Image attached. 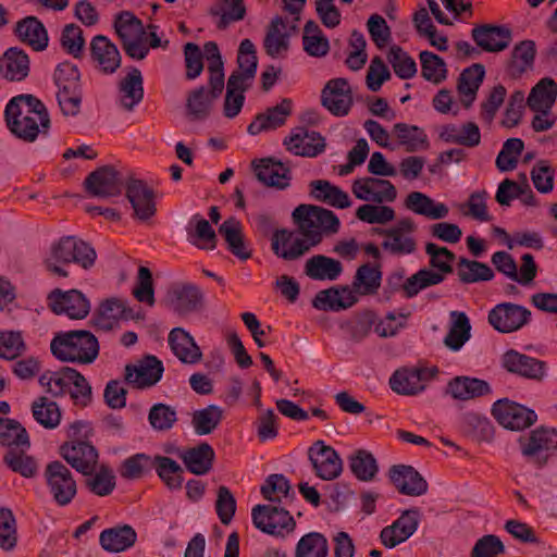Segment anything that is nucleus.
<instances>
[{"label": "nucleus", "mask_w": 557, "mask_h": 557, "mask_svg": "<svg viewBox=\"0 0 557 557\" xmlns=\"http://www.w3.org/2000/svg\"><path fill=\"white\" fill-rule=\"evenodd\" d=\"M292 220L297 230H274V216L259 213L255 216L258 233L268 237L272 233L271 249L285 261H295L320 245L324 236L336 234L341 222L336 214L325 208L301 203L292 212Z\"/></svg>", "instance_id": "1"}, {"label": "nucleus", "mask_w": 557, "mask_h": 557, "mask_svg": "<svg viewBox=\"0 0 557 557\" xmlns=\"http://www.w3.org/2000/svg\"><path fill=\"white\" fill-rule=\"evenodd\" d=\"M4 117L10 132L26 143L35 141L39 134L47 135L51 126L45 103L29 94L13 97L5 107Z\"/></svg>", "instance_id": "2"}, {"label": "nucleus", "mask_w": 557, "mask_h": 557, "mask_svg": "<svg viewBox=\"0 0 557 557\" xmlns=\"http://www.w3.org/2000/svg\"><path fill=\"white\" fill-rule=\"evenodd\" d=\"M96 257L95 249L84 240L75 236H63L51 246L44 264L49 273L67 277L66 265L76 263L83 269H89L94 265Z\"/></svg>", "instance_id": "3"}, {"label": "nucleus", "mask_w": 557, "mask_h": 557, "mask_svg": "<svg viewBox=\"0 0 557 557\" xmlns=\"http://www.w3.org/2000/svg\"><path fill=\"white\" fill-rule=\"evenodd\" d=\"M52 355L63 362L91 363L99 355L97 337L86 330L59 332L50 343Z\"/></svg>", "instance_id": "4"}, {"label": "nucleus", "mask_w": 557, "mask_h": 557, "mask_svg": "<svg viewBox=\"0 0 557 557\" xmlns=\"http://www.w3.org/2000/svg\"><path fill=\"white\" fill-rule=\"evenodd\" d=\"M519 444L525 461L541 470L557 455V431L546 426L536 428L529 437H520Z\"/></svg>", "instance_id": "5"}, {"label": "nucleus", "mask_w": 557, "mask_h": 557, "mask_svg": "<svg viewBox=\"0 0 557 557\" xmlns=\"http://www.w3.org/2000/svg\"><path fill=\"white\" fill-rule=\"evenodd\" d=\"M46 486L52 500L60 507L72 503L77 494V483L72 471L61 461H50L44 471Z\"/></svg>", "instance_id": "6"}, {"label": "nucleus", "mask_w": 557, "mask_h": 557, "mask_svg": "<svg viewBox=\"0 0 557 557\" xmlns=\"http://www.w3.org/2000/svg\"><path fill=\"white\" fill-rule=\"evenodd\" d=\"M252 522L257 529L271 535L290 533L296 527L294 518L283 508L271 505H257L251 511Z\"/></svg>", "instance_id": "7"}, {"label": "nucleus", "mask_w": 557, "mask_h": 557, "mask_svg": "<svg viewBox=\"0 0 557 557\" xmlns=\"http://www.w3.org/2000/svg\"><path fill=\"white\" fill-rule=\"evenodd\" d=\"M492 414L500 425L511 431L525 430L537 420L534 410L507 398L494 403Z\"/></svg>", "instance_id": "8"}, {"label": "nucleus", "mask_w": 557, "mask_h": 557, "mask_svg": "<svg viewBox=\"0 0 557 557\" xmlns=\"http://www.w3.org/2000/svg\"><path fill=\"white\" fill-rule=\"evenodd\" d=\"M125 187L121 174L111 165H103L88 174L84 181L86 193L92 197L120 196Z\"/></svg>", "instance_id": "9"}, {"label": "nucleus", "mask_w": 557, "mask_h": 557, "mask_svg": "<svg viewBox=\"0 0 557 557\" xmlns=\"http://www.w3.org/2000/svg\"><path fill=\"white\" fill-rule=\"evenodd\" d=\"M308 458L315 475L324 481L335 480L343 471V460L339 455L323 441H317L309 447Z\"/></svg>", "instance_id": "10"}, {"label": "nucleus", "mask_w": 557, "mask_h": 557, "mask_svg": "<svg viewBox=\"0 0 557 557\" xmlns=\"http://www.w3.org/2000/svg\"><path fill=\"white\" fill-rule=\"evenodd\" d=\"M125 196L137 220L145 222L156 214L154 190L145 181L129 177L125 183Z\"/></svg>", "instance_id": "11"}, {"label": "nucleus", "mask_w": 557, "mask_h": 557, "mask_svg": "<svg viewBox=\"0 0 557 557\" xmlns=\"http://www.w3.org/2000/svg\"><path fill=\"white\" fill-rule=\"evenodd\" d=\"M531 320V311L520 305L502 302L496 305L488 313L490 324L502 333L520 330Z\"/></svg>", "instance_id": "12"}, {"label": "nucleus", "mask_w": 557, "mask_h": 557, "mask_svg": "<svg viewBox=\"0 0 557 557\" xmlns=\"http://www.w3.org/2000/svg\"><path fill=\"white\" fill-rule=\"evenodd\" d=\"M352 103V91L346 78L330 79L321 91V104L335 116H346Z\"/></svg>", "instance_id": "13"}, {"label": "nucleus", "mask_w": 557, "mask_h": 557, "mask_svg": "<svg viewBox=\"0 0 557 557\" xmlns=\"http://www.w3.org/2000/svg\"><path fill=\"white\" fill-rule=\"evenodd\" d=\"M351 190L357 199L372 203L393 202L397 198V189L389 181L372 176L355 180Z\"/></svg>", "instance_id": "14"}, {"label": "nucleus", "mask_w": 557, "mask_h": 557, "mask_svg": "<svg viewBox=\"0 0 557 557\" xmlns=\"http://www.w3.org/2000/svg\"><path fill=\"white\" fill-rule=\"evenodd\" d=\"M48 300L54 313H65L71 319H84L90 311L89 300L77 289L62 292L55 288L48 295Z\"/></svg>", "instance_id": "15"}, {"label": "nucleus", "mask_w": 557, "mask_h": 557, "mask_svg": "<svg viewBox=\"0 0 557 557\" xmlns=\"http://www.w3.org/2000/svg\"><path fill=\"white\" fill-rule=\"evenodd\" d=\"M60 455L76 471L89 475L96 470L98 451L88 441H71L60 446Z\"/></svg>", "instance_id": "16"}, {"label": "nucleus", "mask_w": 557, "mask_h": 557, "mask_svg": "<svg viewBox=\"0 0 557 557\" xmlns=\"http://www.w3.org/2000/svg\"><path fill=\"white\" fill-rule=\"evenodd\" d=\"M202 290L191 283L174 285L168 294V306L180 315L199 311L203 307Z\"/></svg>", "instance_id": "17"}, {"label": "nucleus", "mask_w": 557, "mask_h": 557, "mask_svg": "<svg viewBox=\"0 0 557 557\" xmlns=\"http://www.w3.org/2000/svg\"><path fill=\"white\" fill-rule=\"evenodd\" d=\"M164 368L156 357L148 355L138 364L125 367V381L136 388H147L156 385L162 377Z\"/></svg>", "instance_id": "18"}, {"label": "nucleus", "mask_w": 557, "mask_h": 557, "mask_svg": "<svg viewBox=\"0 0 557 557\" xmlns=\"http://www.w3.org/2000/svg\"><path fill=\"white\" fill-rule=\"evenodd\" d=\"M471 37L483 51L500 52L509 47L512 33L504 25L481 24L472 28Z\"/></svg>", "instance_id": "19"}, {"label": "nucleus", "mask_w": 557, "mask_h": 557, "mask_svg": "<svg viewBox=\"0 0 557 557\" xmlns=\"http://www.w3.org/2000/svg\"><path fill=\"white\" fill-rule=\"evenodd\" d=\"M419 510L407 509L391 525L382 529L380 539L387 548H394L407 541L418 529Z\"/></svg>", "instance_id": "20"}, {"label": "nucleus", "mask_w": 557, "mask_h": 557, "mask_svg": "<svg viewBox=\"0 0 557 557\" xmlns=\"http://www.w3.org/2000/svg\"><path fill=\"white\" fill-rule=\"evenodd\" d=\"M503 367L510 373L541 382L546 375V362L510 349L503 355Z\"/></svg>", "instance_id": "21"}, {"label": "nucleus", "mask_w": 557, "mask_h": 557, "mask_svg": "<svg viewBox=\"0 0 557 557\" xmlns=\"http://www.w3.org/2000/svg\"><path fill=\"white\" fill-rule=\"evenodd\" d=\"M286 149L296 156L313 158L325 149V138L318 132L297 127L284 139Z\"/></svg>", "instance_id": "22"}, {"label": "nucleus", "mask_w": 557, "mask_h": 557, "mask_svg": "<svg viewBox=\"0 0 557 557\" xmlns=\"http://www.w3.org/2000/svg\"><path fill=\"white\" fill-rule=\"evenodd\" d=\"M388 478L396 490L408 496H421L428 491V483L411 466L394 465L388 470Z\"/></svg>", "instance_id": "23"}, {"label": "nucleus", "mask_w": 557, "mask_h": 557, "mask_svg": "<svg viewBox=\"0 0 557 557\" xmlns=\"http://www.w3.org/2000/svg\"><path fill=\"white\" fill-rule=\"evenodd\" d=\"M255 175L259 182L268 187H274L280 190L289 186L292 176L290 170L281 161L273 158H264L251 163Z\"/></svg>", "instance_id": "24"}, {"label": "nucleus", "mask_w": 557, "mask_h": 557, "mask_svg": "<svg viewBox=\"0 0 557 557\" xmlns=\"http://www.w3.org/2000/svg\"><path fill=\"white\" fill-rule=\"evenodd\" d=\"M133 318L132 309L117 297H111L100 302L92 322L95 327L101 331H111L119 325L121 320Z\"/></svg>", "instance_id": "25"}, {"label": "nucleus", "mask_w": 557, "mask_h": 557, "mask_svg": "<svg viewBox=\"0 0 557 557\" xmlns=\"http://www.w3.org/2000/svg\"><path fill=\"white\" fill-rule=\"evenodd\" d=\"M293 112V101L284 98L274 107L268 108L264 112L258 113L253 121L248 125L250 135H258L262 132L274 131L286 123L287 117Z\"/></svg>", "instance_id": "26"}, {"label": "nucleus", "mask_w": 557, "mask_h": 557, "mask_svg": "<svg viewBox=\"0 0 557 557\" xmlns=\"http://www.w3.org/2000/svg\"><path fill=\"white\" fill-rule=\"evenodd\" d=\"M208 84L210 87L209 91L205 86H200L190 91L187 97L186 111L189 120L191 121L206 120L211 113L214 100L221 96L224 89V83L222 82L219 90H215L212 83L208 82Z\"/></svg>", "instance_id": "27"}, {"label": "nucleus", "mask_w": 557, "mask_h": 557, "mask_svg": "<svg viewBox=\"0 0 557 557\" xmlns=\"http://www.w3.org/2000/svg\"><path fill=\"white\" fill-rule=\"evenodd\" d=\"M358 301L357 295L349 286L330 287L317 293L312 299V306L322 311L346 310Z\"/></svg>", "instance_id": "28"}, {"label": "nucleus", "mask_w": 557, "mask_h": 557, "mask_svg": "<svg viewBox=\"0 0 557 557\" xmlns=\"http://www.w3.org/2000/svg\"><path fill=\"white\" fill-rule=\"evenodd\" d=\"M91 58L104 74H113L121 65L117 47L103 35H97L90 42Z\"/></svg>", "instance_id": "29"}, {"label": "nucleus", "mask_w": 557, "mask_h": 557, "mask_svg": "<svg viewBox=\"0 0 557 557\" xmlns=\"http://www.w3.org/2000/svg\"><path fill=\"white\" fill-rule=\"evenodd\" d=\"M137 541V533L128 524L116 525L103 530L99 535L101 548L109 553H122L133 547Z\"/></svg>", "instance_id": "30"}, {"label": "nucleus", "mask_w": 557, "mask_h": 557, "mask_svg": "<svg viewBox=\"0 0 557 557\" xmlns=\"http://www.w3.org/2000/svg\"><path fill=\"white\" fill-rule=\"evenodd\" d=\"M14 33L20 41L30 46L35 51H42L48 47L47 29L36 16H26L18 21Z\"/></svg>", "instance_id": "31"}, {"label": "nucleus", "mask_w": 557, "mask_h": 557, "mask_svg": "<svg viewBox=\"0 0 557 557\" xmlns=\"http://www.w3.org/2000/svg\"><path fill=\"white\" fill-rule=\"evenodd\" d=\"M169 345L173 354L187 364H195L201 360L202 352L194 337L182 327H174L169 334Z\"/></svg>", "instance_id": "32"}, {"label": "nucleus", "mask_w": 557, "mask_h": 557, "mask_svg": "<svg viewBox=\"0 0 557 557\" xmlns=\"http://www.w3.org/2000/svg\"><path fill=\"white\" fill-rule=\"evenodd\" d=\"M445 393L457 400H469L490 394L491 386L481 379L456 376L448 382Z\"/></svg>", "instance_id": "33"}, {"label": "nucleus", "mask_w": 557, "mask_h": 557, "mask_svg": "<svg viewBox=\"0 0 557 557\" xmlns=\"http://www.w3.org/2000/svg\"><path fill=\"white\" fill-rule=\"evenodd\" d=\"M0 73L10 82H21L28 76L29 58L27 53L17 48H9L0 60Z\"/></svg>", "instance_id": "34"}, {"label": "nucleus", "mask_w": 557, "mask_h": 557, "mask_svg": "<svg viewBox=\"0 0 557 557\" xmlns=\"http://www.w3.org/2000/svg\"><path fill=\"white\" fill-rule=\"evenodd\" d=\"M343 264L339 260L314 255L307 259L304 268L305 274L314 281H336L343 273Z\"/></svg>", "instance_id": "35"}, {"label": "nucleus", "mask_w": 557, "mask_h": 557, "mask_svg": "<svg viewBox=\"0 0 557 557\" xmlns=\"http://www.w3.org/2000/svg\"><path fill=\"white\" fill-rule=\"evenodd\" d=\"M557 99V84L549 77L542 78L527 99L528 107L542 115L549 114Z\"/></svg>", "instance_id": "36"}, {"label": "nucleus", "mask_w": 557, "mask_h": 557, "mask_svg": "<svg viewBox=\"0 0 557 557\" xmlns=\"http://www.w3.org/2000/svg\"><path fill=\"white\" fill-rule=\"evenodd\" d=\"M120 102L126 111H132L144 98V79L137 67H131L119 83Z\"/></svg>", "instance_id": "37"}, {"label": "nucleus", "mask_w": 557, "mask_h": 557, "mask_svg": "<svg viewBox=\"0 0 557 557\" xmlns=\"http://www.w3.org/2000/svg\"><path fill=\"white\" fill-rule=\"evenodd\" d=\"M425 369L401 368L396 370L391 379V388L400 395H416L424 389L422 383Z\"/></svg>", "instance_id": "38"}, {"label": "nucleus", "mask_w": 557, "mask_h": 557, "mask_svg": "<svg viewBox=\"0 0 557 557\" xmlns=\"http://www.w3.org/2000/svg\"><path fill=\"white\" fill-rule=\"evenodd\" d=\"M186 469L196 475L207 474L213 466L214 450L208 443H201L180 454Z\"/></svg>", "instance_id": "39"}, {"label": "nucleus", "mask_w": 557, "mask_h": 557, "mask_svg": "<svg viewBox=\"0 0 557 557\" xmlns=\"http://www.w3.org/2000/svg\"><path fill=\"white\" fill-rule=\"evenodd\" d=\"M405 207L416 214L424 215L431 220L444 219L449 212L445 203L435 202L431 197L421 191L408 194L405 199Z\"/></svg>", "instance_id": "40"}, {"label": "nucleus", "mask_w": 557, "mask_h": 557, "mask_svg": "<svg viewBox=\"0 0 557 557\" xmlns=\"http://www.w3.org/2000/svg\"><path fill=\"white\" fill-rule=\"evenodd\" d=\"M536 54L535 42L533 40H522L517 44L507 64V73L512 78H519L531 70Z\"/></svg>", "instance_id": "41"}, {"label": "nucleus", "mask_w": 557, "mask_h": 557, "mask_svg": "<svg viewBox=\"0 0 557 557\" xmlns=\"http://www.w3.org/2000/svg\"><path fill=\"white\" fill-rule=\"evenodd\" d=\"M310 195L313 199L338 209L351 206L348 194L325 180L312 181L310 183Z\"/></svg>", "instance_id": "42"}, {"label": "nucleus", "mask_w": 557, "mask_h": 557, "mask_svg": "<svg viewBox=\"0 0 557 557\" xmlns=\"http://www.w3.org/2000/svg\"><path fill=\"white\" fill-rule=\"evenodd\" d=\"M285 28L286 23L281 16H275L268 26L263 47L269 57L277 58L289 49V35L283 32Z\"/></svg>", "instance_id": "43"}, {"label": "nucleus", "mask_w": 557, "mask_h": 557, "mask_svg": "<svg viewBox=\"0 0 557 557\" xmlns=\"http://www.w3.org/2000/svg\"><path fill=\"white\" fill-rule=\"evenodd\" d=\"M27 448H10L3 456L4 465L13 472L25 479H33L38 474V462L35 457L26 453Z\"/></svg>", "instance_id": "44"}, {"label": "nucleus", "mask_w": 557, "mask_h": 557, "mask_svg": "<svg viewBox=\"0 0 557 557\" xmlns=\"http://www.w3.org/2000/svg\"><path fill=\"white\" fill-rule=\"evenodd\" d=\"M393 132L397 137L398 144L403 146L407 152H417L429 148L428 136L419 126L396 123L393 127Z\"/></svg>", "instance_id": "45"}, {"label": "nucleus", "mask_w": 557, "mask_h": 557, "mask_svg": "<svg viewBox=\"0 0 557 557\" xmlns=\"http://www.w3.org/2000/svg\"><path fill=\"white\" fill-rule=\"evenodd\" d=\"M381 280L380 267L364 263L357 269L350 289L355 295H374L381 286Z\"/></svg>", "instance_id": "46"}, {"label": "nucleus", "mask_w": 557, "mask_h": 557, "mask_svg": "<svg viewBox=\"0 0 557 557\" xmlns=\"http://www.w3.org/2000/svg\"><path fill=\"white\" fill-rule=\"evenodd\" d=\"M219 233L224 236L230 251L240 260H247L251 257V251L247 249L242 225L235 218L224 221L219 227Z\"/></svg>", "instance_id": "47"}, {"label": "nucleus", "mask_w": 557, "mask_h": 557, "mask_svg": "<svg viewBox=\"0 0 557 557\" xmlns=\"http://www.w3.org/2000/svg\"><path fill=\"white\" fill-rule=\"evenodd\" d=\"M223 417L224 411L221 407L209 405L191 413V425L196 434L208 435L219 426Z\"/></svg>", "instance_id": "48"}, {"label": "nucleus", "mask_w": 557, "mask_h": 557, "mask_svg": "<svg viewBox=\"0 0 557 557\" xmlns=\"http://www.w3.org/2000/svg\"><path fill=\"white\" fill-rule=\"evenodd\" d=\"M457 275L461 283L472 284L493 280L494 271L486 263L460 258L457 264Z\"/></svg>", "instance_id": "49"}, {"label": "nucleus", "mask_w": 557, "mask_h": 557, "mask_svg": "<svg viewBox=\"0 0 557 557\" xmlns=\"http://www.w3.org/2000/svg\"><path fill=\"white\" fill-rule=\"evenodd\" d=\"M75 369L62 367L57 371H46L39 377V384L47 387V392L53 397L63 396L69 392L72 383V374Z\"/></svg>", "instance_id": "50"}, {"label": "nucleus", "mask_w": 557, "mask_h": 557, "mask_svg": "<svg viewBox=\"0 0 557 557\" xmlns=\"http://www.w3.org/2000/svg\"><path fill=\"white\" fill-rule=\"evenodd\" d=\"M158 476L170 490H181L184 479L183 468L172 458L157 455L154 467Z\"/></svg>", "instance_id": "51"}, {"label": "nucleus", "mask_w": 557, "mask_h": 557, "mask_svg": "<svg viewBox=\"0 0 557 557\" xmlns=\"http://www.w3.org/2000/svg\"><path fill=\"white\" fill-rule=\"evenodd\" d=\"M460 430L466 436L482 441L492 436L493 425L484 416L476 412H466L460 418Z\"/></svg>", "instance_id": "52"}, {"label": "nucleus", "mask_w": 557, "mask_h": 557, "mask_svg": "<svg viewBox=\"0 0 557 557\" xmlns=\"http://www.w3.org/2000/svg\"><path fill=\"white\" fill-rule=\"evenodd\" d=\"M0 445L9 449L29 448L30 441L26 429L14 419H5L3 424H0Z\"/></svg>", "instance_id": "53"}, {"label": "nucleus", "mask_w": 557, "mask_h": 557, "mask_svg": "<svg viewBox=\"0 0 557 557\" xmlns=\"http://www.w3.org/2000/svg\"><path fill=\"white\" fill-rule=\"evenodd\" d=\"M34 419L46 429H54L60 424L61 410L55 401L46 396L38 397L32 405Z\"/></svg>", "instance_id": "54"}, {"label": "nucleus", "mask_w": 557, "mask_h": 557, "mask_svg": "<svg viewBox=\"0 0 557 557\" xmlns=\"http://www.w3.org/2000/svg\"><path fill=\"white\" fill-rule=\"evenodd\" d=\"M451 317L454 322L444 339V344L456 351L469 341L471 325L465 312L453 311Z\"/></svg>", "instance_id": "55"}, {"label": "nucleus", "mask_w": 557, "mask_h": 557, "mask_svg": "<svg viewBox=\"0 0 557 557\" xmlns=\"http://www.w3.org/2000/svg\"><path fill=\"white\" fill-rule=\"evenodd\" d=\"M349 468L358 480L364 482L372 481L379 471L376 459L366 449H358L350 456Z\"/></svg>", "instance_id": "56"}, {"label": "nucleus", "mask_w": 557, "mask_h": 557, "mask_svg": "<svg viewBox=\"0 0 557 557\" xmlns=\"http://www.w3.org/2000/svg\"><path fill=\"white\" fill-rule=\"evenodd\" d=\"M86 487L97 496L110 495L115 488V475L112 469L106 465L95 470L91 474L86 475Z\"/></svg>", "instance_id": "57"}, {"label": "nucleus", "mask_w": 557, "mask_h": 557, "mask_svg": "<svg viewBox=\"0 0 557 557\" xmlns=\"http://www.w3.org/2000/svg\"><path fill=\"white\" fill-rule=\"evenodd\" d=\"M190 224H194V230L188 228L190 243L200 249H214L216 246V235L210 223L196 214L193 216Z\"/></svg>", "instance_id": "58"}, {"label": "nucleus", "mask_w": 557, "mask_h": 557, "mask_svg": "<svg viewBox=\"0 0 557 557\" xmlns=\"http://www.w3.org/2000/svg\"><path fill=\"white\" fill-rule=\"evenodd\" d=\"M327 540L319 532H310L304 535L295 550V557H327Z\"/></svg>", "instance_id": "59"}, {"label": "nucleus", "mask_w": 557, "mask_h": 557, "mask_svg": "<svg viewBox=\"0 0 557 557\" xmlns=\"http://www.w3.org/2000/svg\"><path fill=\"white\" fill-rule=\"evenodd\" d=\"M425 252L430 257V268L437 273H442L444 278L447 274H451L454 269L451 263L456 259L455 253L446 247H441L434 243L425 245Z\"/></svg>", "instance_id": "60"}, {"label": "nucleus", "mask_w": 557, "mask_h": 557, "mask_svg": "<svg viewBox=\"0 0 557 557\" xmlns=\"http://www.w3.org/2000/svg\"><path fill=\"white\" fill-rule=\"evenodd\" d=\"M442 282H444L442 273H437L429 268H422L407 278L406 297L413 298L421 290L438 285Z\"/></svg>", "instance_id": "61"}, {"label": "nucleus", "mask_w": 557, "mask_h": 557, "mask_svg": "<svg viewBox=\"0 0 557 557\" xmlns=\"http://www.w3.org/2000/svg\"><path fill=\"white\" fill-rule=\"evenodd\" d=\"M148 421L154 431L166 432L177 422V412L174 407L158 403L150 408Z\"/></svg>", "instance_id": "62"}, {"label": "nucleus", "mask_w": 557, "mask_h": 557, "mask_svg": "<svg viewBox=\"0 0 557 557\" xmlns=\"http://www.w3.org/2000/svg\"><path fill=\"white\" fill-rule=\"evenodd\" d=\"M419 58L423 78L434 84H440L446 78L447 70L443 58L430 51H422Z\"/></svg>", "instance_id": "63"}, {"label": "nucleus", "mask_w": 557, "mask_h": 557, "mask_svg": "<svg viewBox=\"0 0 557 557\" xmlns=\"http://www.w3.org/2000/svg\"><path fill=\"white\" fill-rule=\"evenodd\" d=\"M395 74L401 79L412 78L417 73L416 61L399 46H392L387 53Z\"/></svg>", "instance_id": "64"}]
</instances>
